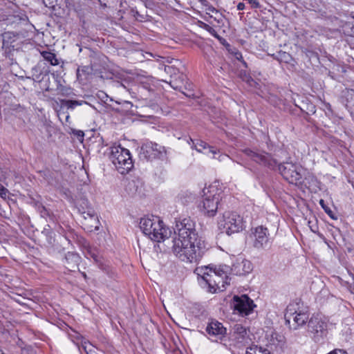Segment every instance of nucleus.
<instances>
[{
	"label": "nucleus",
	"instance_id": "23",
	"mask_svg": "<svg viewBox=\"0 0 354 354\" xmlns=\"http://www.w3.org/2000/svg\"><path fill=\"white\" fill-rule=\"evenodd\" d=\"M41 55L44 57V59L49 62L53 66H57L59 64V62L56 57V55L48 51H42Z\"/></svg>",
	"mask_w": 354,
	"mask_h": 354
},
{
	"label": "nucleus",
	"instance_id": "32",
	"mask_svg": "<svg viewBox=\"0 0 354 354\" xmlns=\"http://www.w3.org/2000/svg\"><path fill=\"white\" fill-rule=\"evenodd\" d=\"M73 134L75 135L78 139H82L84 136V133L81 130H73Z\"/></svg>",
	"mask_w": 354,
	"mask_h": 354
},
{
	"label": "nucleus",
	"instance_id": "6",
	"mask_svg": "<svg viewBox=\"0 0 354 354\" xmlns=\"http://www.w3.org/2000/svg\"><path fill=\"white\" fill-rule=\"evenodd\" d=\"M221 192L215 186H209L203 189V200L199 207L204 214L213 216L218 209L221 198Z\"/></svg>",
	"mask_w": 354,
	"mask_h": 354
},
{
	"label": "nucleus",
	"instance_id": "5",
	"mask_svg": "<svg viewBox=\"0 0 354 354\" xmlns=\"http://www.w3.org/2000/svg\"><path fill=\"white\" fill-rule=\"evenodd\" d=\"M109 158L121 174H127L133 167L130 151L120 145L111 147Z\"/></svg>",
	"mask_w": 354,
	"mask_h": 354
},
{
	"label": "nucleus",
	"instance_id": "18",
	"mask_svg": "<svg viewBox=\"0 0 354 354\" xmlns=\"http://www.w3.org/2000/svg\"><path fill=\"white\" fill-rule=\"evenodd\" d=\"M77 205L80 213L85 219L87 218L94 219V221L97 219L95 211L89 206L88 201L86 199H81L78 202Z\"/></svg>",
	"mask_w": 354,
	"mask_h": 354
},
{
	"label": "nucleus",
	"instance_id": "38",
	"mask_svg": "<svg viewBox=\"0 0 354 354\" xmlns=\"http://www.w3.org/2000/svg\"><path fill=\"white\" fill-rule=\"evenodd\" d=\"M245 8V4L242 2H240L237 5V9L239 10H243Z\"/></svg>",
	"mask_w": 354,
	"mask_h": 354
},
{
	"label": "nucleus",
	"instance_id": "40",
	"mask_svg": "<svg viewBox=\"0 0 354 354\" xmlns=\"http://www.w3.org/2000/svg\"><path fill=\"white\" fill-rule=\"evenodd\" d=\"M48 234H49V240H48V243H49V244L52 245V244H53V241H54V239H53V237H52V236H51L52 232H49Z\"/></svg>",
	"mask_w": 354,
	"mask_h": 354
},
{
	"label": "nucleus",
	"instance_id": "30",
	"mask_svg": "<svg viewBox=\"0 0 354 354\" xmlns=\"http://www.w3.org/2000/svg\"><path fill=\"white\" fill-rule=\"evenodd\" d=\"M204 28L207 31H208L212 36H214L216 38H218V35L216 31L212 27H211L210 26H209L207 24H205Z\"/></svg>",
	"mask_w": 354,
	"mask_h": 354
},
{
	"label": "nucleus",
	"instance_id": "25",
	"mask_svg": "<svg viewBox=\"0 0 354 354\" xmlns=\"http://www.w3.org/2000/svg\"><path fill=\"white\" fill-rule=\"evenodd\" d=\"M194 144L195 149L199 151L202 152L204 149H209V152H211L213 154H216V150L214 149V147L209 146L205 142L202 140H198L196 143Z\"/></svg>",
	"mask_w": 354,
	"mask_h": 354
},
{
	"label": "nucleus",
	"instance_id": "37",
	"mask_svg": "<svg viewBox=\"0 0 354 354\" xmlns=\"http://www.w3.org/2000/svg\"><path fill=\"white\" fill-rule=\"evenodd\" d=\"M41 214L43 217H45L46 216L48 215V212L44 207H42V210L41 211Z\"/></svg>",
	"mask_w": 354,
	"mask_h": 354
},
{
	"label": "nucleus",
	"instance_id": "29",
	"mask_svg": "<svg viewBox=\"0 0 354 354\" xmlns=\"http://www.w3.org/2000/svg\"><path fill=\"white\" fill-rule=\"evenodd\" d=\"M203 5L207 7L206 11L207 14H210V12H215L216 14L218 13V11L216 10V8L209 5L206 0H204Z\"/></svg>",
	"mask_w": 354,
	"mask_h": 354
},
{
	"label": "nucleus",
	"instance_id": "26",
	"mask_svg": "<svg viewBox=\"0 0 354 354\" xmlns=\"http://www.w3.org/2000/svg\"><path fill=\"white\" fill-rule=\"evenodd\" d=\"M194 195L191 193H183L180 196V199L181 202L184 204L192 202L194 200Z\"/></svg>",
	"mask_w": 354,
	"mask_h": 354
},
{
	"label": "nucleus",
	"instance_id": "34",
	"mask_svg": "<svg viewBox=\"0 0 354 354\" xmlns=\"http://www.w3.org/2000/svg\"><path fill=\"white\" fill-rule=\"evenodd\" d=\"M44 3L46 6L53 8H55V4L53 3L54 0H43Z\"/></svg>",
	"mask_w": 354,
	"mask_h": 354
},
{
	"label": "nucleus",
	"instance_id": "44",
	"mask_svg": "<svg viewBox=\"0 0 354 354\" xmlns=\"http://www.w3.org/2000/svg\"><path fill=\"white\" fill-rule=\"evenodd\" d=\"M82 275H83V277H84V278H86V274H85V273H82Z\"/></svg>",
	"mask_w": 354,
	"mask_h": 354
},
{
	"label": "nucleus",
	"instance_id": "21",
	"mask_svg": "<svg viewBox=\"0 0 354 354\" xmlns=\"http://www.w3.org/2000/svg\"><path fill=\"white\" fill-rule=\"evenodd\" d=\"M61 106L66 107L68 109H73L77 106H82V104H87L88 103L84 100H61Z\"/></svg>",
	"mask_w": 354,
	"mask_h": 354
},
{
	"label": "nucleus",
	"instance_id": "24",
	"mask_svg": "<svg viewBox=\"0 0 354 354\" xmlns=\"http://www.w3.org/2000/svg\"><path fill=\"white\" fill-rule=\"evenodd\" d=\"M346 106L348 109L354 110V91L348 90L345 94Z\"/></svg>",
	"mask_w": 354,
	"mask_h": 354
},
{
	"label": "nucleus",
	"instance_id": "12",
	"mask_svg": "<svg viewBox=\"0 0 354 354\" xmlns=\"http://www.w3.org/2000/svg\"><path fill=\"white\" fill-rule=\"evenodd\" d=\"M140 153L147 160H167V151L165 147L152 142H147L141 147Z\"/></svg>",
	"mask_w": 354,
	"mask_h": 354
},
{
	"label": "nucleus",
	"instance_id": "17",
	"mask_svg": "<svg viewBox=\"0 0 354 354\" xmlns=\"http://www.w3.org/2000/svg\"><path fill=\"white\" fill-rule=\"evenodd\" d=\"M206 332L210 337L221 338L226 333V328L218 321H212L206 327Z\"/></svg>",
	"mask_w": 354,
	"mask_h": 354
},
{
	"label": "nucleus",
	"instance_id": "14",
	"mask_svg": "<svg viewBox=\"0 0 354 354\" xmlns=\"http://www.w3.org/2000/svg\"><path fill=\"white\" fill-rule=\"evenodd\" d=\"M232 304L234 310L243 315H248L255 307L253 301L246 295H243L240 297L236 295L234 296Z\"/></svg>",
	"mask_w": 354,
	"mask_h": 354
},
{
	"label": "nucleus",
	"instance_id": "36",
	"mask_svg": "<svg viewBox=\"0 0 354 354\" xmlns=\"http://www.w3.org/2000/svg\"><path fill=\"white\" fill-rule=\"evenodd\" d=\"M242 263L243 264V266H248L247 269L245 270V272H249L251 270L250 262L245 260L243 261Z\"/></svg>",
	"mask_w": 354,
	"mask_h": 354
},
{
	"label": "nucleus",
	"instance_id": "3",
	"mask_svg": "<svg viewBox=\"0 0 354 354\" xmlns=\"http://www.w3.org/2000/svg\"><path fill=\"white\" fill-rule=\"evenodd\" d=\"M140 228L147 236L156 242L165 241L171 234V231L165 227L162 221L158 217L141 218Z\"/></svg>",
	"mask_w": 354,
	"mask_h": 354
},
{
	"label": "nucleus",
	"instance_id": "28",
	"mask_svg": "<svg viewBox=\"0 0 354 354\" xmlns=\"http://www.w3.org/2000/svg\"><path fill=\"white\" fill-rule=\"evenodd\" d=\"M231 53L234 56L236 59L241 61L245 66H247L246 62L243 59V56L241 52L234 48L232 50Z\"/></svg>",
	"mask_w": 354,
	"mask_h": 354
},
{
	"label": "nucleus",
	"instance_id": "2",
	"mask_svg": "<svg viewBox=\"0 0 354 354\" xmlns=\"http://www.w3.org/2000/svg\"><path fill=\"white\" fill-rule=\"evenodd\" d=\"M230 268L226 265L201 266L195 269L194 273L201 279V283L207 286L209 292H215L217 290L223 291L230 284Z\"/></svg>",
	"mask_w": 354,
	"mask_h": 354
},
{
	"label": "nucleus",
	"instance_id": "41",
	"mask_svg": "<svg viewBox=\"0 0 354 354\" xmlns=\"http://www.w3.org/2000/svg\"><path fill=\"white\" fill-rule=\"evenodd\" d=\"M229 158V157H228L227 156L223 154V155H220V156H219V157H218V160H219L220 161H222V160H223L224 159H225V158Z\"/></svg>",
	"mask_w": 354,
	"mask_h": 354
},
{
	"label": "nucleus",
	"instance_id": "7",
	"mask_svg": "<svg viewBox=\"0 0 354 354\" xmlns=\"http://www.w3.org/2000/svg\"><path fill=\"white\" fill-rule=\"evenodd\" d=\"M297 304H290L286 308L285 319L286 324L291 330H297L304 326L308 320V315L301 310L296 309Z\"/></svg>",
	"mask_w": 354,
	"mask_h": 354
},
{
	"label": "nucleus",
	"instance_id": "1",
	"mask_svg": "<svg viewBox=\"0 0 354 354\" xmlns=\"http://www.w3.org/2000/svg\"><path fill=\"white\" fill-rule=\"evenodd\" d=\"M174 234L172 250L180 261L196 263L207 252V243L198 235L195 223L189 217L176 221Z\"/></svg>",
	"mask_w": 354,
	"mask_h": 354
},
{
	"label": "nucleus",
	"instance_id": "27",
	"mask_svg": "<svg viewBox=\"0 0 354 354\" xmlns=\"http://www.w3.org/2000/svg\"><path fill=\"white\" fill-rule=\"evenodd\" d=\"M319 204L324 209L325 212L333 219H337V217L334 216L332 210L325 205L324 201L321 199L319 201Z\"/></svg>",
	"mask_w": 354,
	"mask_h": 354
},
{
	"label": "nucleus",
	"instance_id": "4",
	"mask_svg": "<svg viewBox=\"0 0 354 354\" xmlns=\"http://www.w3.org/2000/svg\"><path fill=\"white\" fill-rule=\"evenodd\" d=\"M252 221V218H248L247 215L243 218L235 212L227 211L218 218V226L222 232L231 235L241 232L245 229V224Z\"/></svg>",
	"mask_w": 354,
	"mask_h": 354
},
{
	"label": "nucleus",
	"instance_id": "39",
	"mask_svg": "<svg viewBox=\"0 0 354 354\" xmlns=\"http://www.w3.org/2000/svg\"><path fill=\"white\" fill-rule=\"evenodd\" d=\"M57 90L63 93L64 91V86H62L61 84H59L57 86Z\"/></svg>",
	"mask_w": 354,
	"mask_h": 354
},
{
	"label": "nucleus",
	"instance_id": "19",
	"mask_svg": "<svg viewBox=\"0 0 354 354\" xmlns=\"http://www.w3.org/2000/svg\"><path fill=\"white\" fill-rule=\"evenodd\" d=\"M81 257L76 252H68L66 254L64 258V265L66 268L71 272L75 271L78 268Z\"/></svg>",
	"mask_w": 354,
	"mask_h": 354
},
{
	"label": "nucleus",
	"instance_id": "15",
	"mask_svg": "<svg viewBox=\"0 0 354 354\" xmlns=\"http://www.w3.org/2000/svg\"><path fill=\"white\" fill-rule=\"evenodd\" d=\"M232 337L238 343H244L249 339L248 331L242 324H236L232 328Z\"/></svg>",
	"mask_w": 354,
	"mask_h": 354
},
{
	"label": "nucleus",
	"instance_id": "33",
	"mask_svg": "<svg viewBox=\"0 0 354 354\" xmlns=\"http://www.w3.org/2000/svg\"><path fill=\"white\" fill-rule=\"evenodd\" d=\"M8 189H6L3 185H0V196L6 198L7 196Z\"/></svg>",
	"mask_w": 354,
	"mask_h": 354
},
{
	"label": "nucleus",
	"instance_id": "20",
	"mask_svg": "<svg viewBox=\"0 0 354 354\" xmlns=\"http://www.w3.org/2000/svg\"><path fill=\"white\" fill-rule=\"evenodd\" d=\"M80 342H76L77 346L80 351L82 353V349L85 352L86 354H98L92 344L88 342L82 336L80 337Z\"/></svg>",
	"mask_w": 354,
	"mask_h": 354
},
{
	"label": "nucleus",
	"instance_id": "35",
	"mask_svg": "<svg viewBox=\"0 0 354 354\" xmlns=\"http://www.w3.org/2000/svg\"><path fill=\"white\" fill-rule=\"evenodd\" d=\"M328 354H348L346 351L342 349H335Z\"/></svg>",
	"mask_w": 354,
	"mask_h": 354
},
{
	"label": "nucleus",
	"instance_id": "10",
	"mask_svg": "<svg viewBox=\"0 0 354 354\" xmlns=\"http://www.w3.org/2000/svg\"><path fill=\"white\" fill-rule=\"evenodd\" d=\"M278 169L283 178L291 184L301 185L302 184V169L292 163L284 162L278 165Z\"/></svg>",
	"mask_w": 354,
	"mask_h": 354
},
{
	"label": "nucleus",
	"instance_id": "46",
	"mask_svg": "<svg viewBox=\"0 0 354 354\" xmlns=\"http://www.w3.org/2000/svg\"><path fill=\"white\" fill-rule=\"evenodd\" d=\"M126 102L127 104H131V102Z\"/></svg>",
	"mask_w": 354,
	"mask_h": 354
},
{
	"label": "nucleus",
	"instance_id": "9",
	"mask_svg": "<svg viewBox=\"0 0 354 354\" xmlns=\"http://www.w3.org/2000/svg\"><path fill=\"white\" fill-rule=\"evenodd\" d=\"M250 238L252 247L258 251L264 250L270 245V234L267 227L262 225L252 228Z\"/></svg>",
	"mask_w": 354,
	"mask_h": 354
},
{
	"label": "nucleus",
	"instance_id": "42",
	"mask_svg": "<svg viewBox=\"0 0 354 354\" xmlns=\"http://www.w3.org/2000/svg\"><path fill=\"white\" fill-rule=\"evenodd\" d=\"M69 118H70L69 115H68H68H66V121H68V119H69Z\"/></svg>",
	"mask_w": 354,
	"mask_h": 354
},
{
	"label": "nucleus",
	"instance_id": "43",
	"mask_svg": "<svg viewBox=\"0 0 354 354\" xmlns=\"http://www.w3.org/2000/svg\"><path fill=\"white\" fill-rule=\"evenodd\" d=\"M171 69V67H170V66H168L167 68H165L166 71H167V70L170 71Z\"/></svg>",
	"mask_w": 354,
	"mask_h": 354
},
{
	"label": "nucleus",
	"instance_id": "22",
	"mask_svg": "<svg viewBox=\"0 0 354 354\" xmlns=\"http://www.w3.org/2000/svg\"><path fill=\"white\" fill-rule=\"evenodd\" d=\"M270 55L279 62L289 63L292 59V57L289 53L281 50Z\"/></svg>",
	"mask_w": 354,
	"mask_h": 354
},
{
	"label": "nucleus",
	"instance_id": "31",
	"mask_svg": "<svg viewBox=\"0 0 354 354\" xmlns=\"http://www.w3.org/2000/svg\"><path fill=\"white\" fill-rule=\"evenodd\" d=\"M248 1L254 8H259L261 6L258 0H248Z\"/></svg>",
	"mask_w": 354,
	"mask_h": 354
},
{
	"label": "nucleus",
	"instance_id": "11",
	"mask_svg": "<svg viewBox=\"0 0 354 354\" xmlns=\"http://www.w3.org/2000/svg\"><path fill=\"white\" fill-rule=\"evenodd\" d=\"M243 152L252 161L261 165L274 169L277 165L276 160L264 151L247 148L243 149Z\"/></svg>",
	"mask_w": 354,
	"mask_h": 354
},
{
	"label": "nucleus",
	"instance_id": "13",
	"mask_svg": "<svg viewBox=\"0 0 354 354\" xmlns=\"http://www.w3.org/2000/svg\"><path fill=\"white\" fill-rule=\"evenodd\" d=\"M283 344L284 337L277 333H272L270 340V345H268L267 348L253 346L247 349L245 354H274L271 351L272 346L275 345L277 347L281 348Z\"/></svg>",
	"mask_w": 354,
	"mask_h": 354
},
{
	"label": "nucleus",
	"instance_id": "45",
	"mask_svg": "<svg viewBox=\"0 0 354 354\" xmlns=\"http://www.w3.org/2000/svg\"><path fill=\"white\" fill-rule=\"evenodd\" d=\"M46 91H50V89L48 87L46 88Z\"/></svg>",
	"mask_w": 354,
	"mask_h": 354
},
{
	"label": "nucleus",
	"instance_id": "16",
	"mask_svg": "<svg viewBox=\"0 0 354 354\" xmlns=\"http://www.w3.org/2000/svg\"><path fill=\"white\" fill-rule=\"evenodd\" d=\"M85 256L86 258H92L96 265L102 270L106 272L107 273L109 272V266L106 263V262L104 260V259L99 254L97 251L93 248H88L85 253Z\"/></svg>",
	"mask_w": 354,
	"mask_h": 354
},
{
	"label": "nucleus",
	"instance_id": "8",
	"mask_svg": "<svg viewBox=\"0 0 354 354\" xmlns=\"http://www.w3.org/2000/svg\"><path fill=\"white\" fill-rule=\"evenodd\" d=\"M308 332L315 342H319L328 335V324L319 315L313 316L308 322Z\"/></svg>",
	"mask_w": 354,
	"mask_h": 354
}]
</instances>
